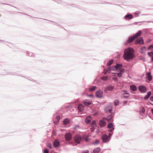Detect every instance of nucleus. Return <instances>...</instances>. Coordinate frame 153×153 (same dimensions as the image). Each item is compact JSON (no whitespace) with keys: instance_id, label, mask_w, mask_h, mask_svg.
Wrapping results in <instances>:
<instances>
[{"instance_id":"7c9ffc66","label":"nucleus","mask_w":153,"mask_h":153,"mask_svg":"<svg viewBox=\"0 0 153 153\" xmlns=\"http://www.w3.org/2000/svg\"><path fill=\"white\" fill-rule=\"evenodd\" d=\"M101 79L103 80H105L108 79V77L107 76H104L101 77Z\"/></svg>"},{"instance_id":"a18cd8bd","label":"nucleus","mask_w":153,"mask_h":153,"mask_svg":"<svg viewBox=\"0 0 153 153\" xmlns=\"http://www.w3.org/2000/svg\"><path fill=\"white\" fill-rule=\"evenodd\" d=\"M88 96L90 97H93V95L92 94L88 95Z\"/></svg>"},{"instance_id":"6ab92c4d","label":"nucleus","mask_w":153,"mask_h":153,"mask_svg":"<svg viewBox=\"0 0 153 153\" xmlns=\"http://www.w3.org/2000/svg\"><path fill=\"white\" fill-rule=\"evenodd\" d=\"M146 51V48L145 47H143L140 48V52L142 53H144Z\"/></svg>"},{"instance_id":"412c9836","label":"nucleus","mask_w":153,"mask_h":153,"mask_svg":"<svg viewBox=\"0 0 153 153\" xmlns=\"http://www.w3.org/2000/svg\"><path fill=\"white\" fill-rule=\"evenodd\" d=\"M122 94H123L124 95H127V96H124V97H127L128 96V91L126 90H123L122 91Z\"/></svg>"},{"instance_id":"cd10ccee","label":"nucleus","mask_w":153,"mask_h":153,"mask_svg":"<svg viewBox=\"0 0 153 153\" xmlns=\"http://www.w3.org/2000/svg\"><path fill=\"white\" fill-rule=\"evenodd\" d=\"M60 119V116H57V117H56V121H54L55 123H58L59 122Z\"/></svg>"},{"instance_id":"f8f14e48","label":"nucleus","mask_w":153,"mask_h":153,"mask_svg":"<svg viewBox=\"0 0 153 153\" xmlns=\"http://www.w3.org/2000/svg\"><path fill=\"white\" fill-rule=\"evenodd\" d=\"M136 42L137 44H143V40L142 38H140L137 40L136 41Z\"/></svg>"},{"instance_id":"aec40b11","label":"nucleus","mask_w":153,"mask_h":153,"mask_svg":"<svg viewBox=\"0 0 153 153\" xmlns=\"http://www.w3.org/2000/svg\"><path fill=\"white\" fill-rule=\"evenodd\" d=\"M100 147H98L96 149H94L93 151V152L94 153H98L100 151Z\"/></svg>"},{"instance_id":"f704fd0d","label":"nucleus","mask_w":153,"mask_h":153,"mask_svg":"<svg viewBox=\"0 0 153 153\" xmlns=\"http://www.w3.org/2000/svg\"><path fill=\"white\" fill-rule=\"evenodd\" d=\"M99 143V141L97 140L95 142H94L93 144H97Z\"/></svg>"},{"instance_id":"6e6552de","label":"nucleus","mask_w":153,"mask_h":153,"mask_svg":"<svg viewBox=\"0 0 153 153\" xmlns=\"http://www.w3.org/2000/svg\"><path fill=\"white\" fill-rule=\"evenodd\" d=\"M146 79L149 80V82L151 81L152 79V76L150 72L147 73L146 74Z\"/></svg>"},{"instance_id":"4be33fe9","label":"nucleus","mask_w":153,"mask_h":153,"mask_svg":"<svg viewBox=\"0 0 153 153\" xmlns=\"http://www.w3.org/2000/svg\"><path fill=\"white\" fill-rule=\"evenodd\" d=\"M91 102H88L87 100H85L83 101V103L86 106H88L91 104Z\"/></svg>"},{"instance_id":"2f4dec72","label":"nucleus","mask_w":153,"mask_h":153,"mask_svg":"<svg viewBox=\"0 0 153 153\" xmlns=\"http://www.w3.org/2000/svg\"><path fill=\"white\" fill-rule=\"evenodd\" d=\"M148 49L149 50H151L153 51V45H152L149 47Z\"/></svg>"},{"instance_id":"c9c22d12","label":"nucleus","mask_w":153,"mask_h":153,"mask_svg":"<svg viewBox=\"0 0 153 153\" xmlns=\"http://www.w3.org/2000/svg\"><path fill=\"white\" fill-rule=\"evenodd\" d=\"M148 54L149 56H152V57L153 56V53L152 52H149L148 53Z\"/></svg>"},{"instance_id":"1a4fd4ad","label":"nucleus","mask_w":153,"mask_h":153,"mask_svg":"<svg viewBox=\"0 0 153 153\" xmlns=\"http://www.w3.org/2000/svg\"><path fill=\"white\" fill-rule=\"evenodd\" d=\"M114 88V87L113 86L110 85L106 87L105 88V91L106 92H107L108 91H111Z\"/></svg>"},{"instance_id":"7ed1b4c3","label":"nucleus","mask_w":153,"mask_h":153,"mask_svg":"<svg viewBox=\"0 0 153 153\" xmlns=\"http://www.w3.org/2000/svg\"><path fill=\"white\" fill-rule=\"evenodd\" d=\"M141 32L140 31H139L135 35H133L131 37H129L127 42L125 44L126 45L132 42L136 39L141 34Z\"/></svg>"},{"instance_id":"b1692460","label":"nucleus","mask_w":153,"mask_h":153,"mask_svg":"<svg viewBox=\"0 0 153 153\" xmlns=\"http://www.w3.org/2000/svg\"><path fill=\"white\" fill-rule=\"evenodd\" d=\"M145 111V108L143 107H141L140 110V113L141 115L144 114Z\"/></svg>"},{"instance_id":"bb28decb","label":"nucleus","mask_w":153,"mask_h":153,"mask_svg":"<svg viewBox=\"0 0 153 153\" xmlns=\"http://www.w3.org/2000/svg\"><path fill=\"white\" fill-rule=\"evenodd\" d=\"M97 87L96 86H93L89 89V90L91 91H94L96 89Z\"/></svg>"},{"instance_id":"37998d69","label":"nucleus","mask_w":153,"mask_h":153,"mask_svg":"<svg viewBox=\"0 0 153 153\" xmlns=\"http://www.w3.org/2000/svg\"><path fill=\"white\" fill-rule=\"evenodd\" d=\"M48 151L47 149H45L44 150V153H48Z\"/></svg>"},{"instance_id":"09e8293b","label":"nucleus","mask_w":153,"mask_h":153,"mask_svg":"<svg viewBox=\"0 0 153 153\" xmlns=\"http://www.w3.org/2000/svg\"><path fill=\"white\" fill-rule=\"evenodd\" d=\"M152 61H153V56H152Z\"/></svg>"},{"instance_id":"c03bdc74","label":"nucleus","mask_w":153,"mask_h":153,"mask_svg":"<svg viewBox=\"0 0 153 153\" xmlns=\"http://www.w3.org/2000/svg\"><path fill=\"white\" fill-rule=\"evenodd\" d=\"M135 14H140V12L138 11L136 12L135 13Z\"/></svg>"},{"instance_id":"393cba45","label":"nucleus","mask_w":153,"mask_h":153,"mask_svg":"<svg viewBox=\"0 0 153 153\" xmlns=\"http://www.w3.org/2000/svg\"><path fill=\"white\" fill-rule=\"evenodd\" d=\"M69 120L68 119H65L63 121L64 124L66 125L68 124L69 122Z\"/></svg>"},{"instance_id":"20e7f679","label":"nucleus","mask_w":153,"mask_h":153,"mask_svg":"<svg viewBox=\"0 0 153 153\" xmlns=\"http://www.w3.org/2000/svg\"><path fill=\"white\" fill-rule=\"evenodd\" d=\"M81 137L79 135H76L74 137V142L77 143H79L82 140Z\"/></svg>"},{"instance_id":"39448f33","label":"nucleus","mask_w":153,"mask_h":153,"mask_svg":"<svg viewBox=\"0 0 153 153\" xmlns=\"http://www.w3.org/2000/svg\"><path fill=\"white\" fill-rule=\"evenodd\" d=\"M72 135L70 133H67L65 135V138L67 141H70L71 139Z\"/></svg>"},{"instance_id":"423d86ee","label":"nucleus","mask_w":153,"mask_h":153,"mask_svg":"<svg viewBox=\"0 0 153 153\" xmlns=\"http://www.w3.org/2000/svg\"><path fill=\"white\" fill-rule=\"evenodd\" d=\"M96 95L98 97H101L103 96L102 92L100 90L97 91L96 92Z\"/></svg>"},{"instance_id":"dca6fc26","label":"nucleus","mask_w":153,"mask_h":153,"mask_svg":"<svg viewBox=\"0 0 153 153\" xmlns=\"http://www.w3.org/2000/svg\"><path fill=\"white\" fill-rule=\"evenodd\" d=\"M78 109L79 111H82L84 110V106L81 104H79L78 106Z\"/></svg>"},{"instance_id":"58836bf2","label":"nucleus","mask_w":153,"mask_h":153,"mask_svg":"<svg viewBox=\"0 0 153 153\" xmlns=\"http://www.w3.org/2000/svg\"><path fill=\"white\" fill-rule=\"evenodd\" d=\"M151 92L150 91H149L147 95H148V96L149 97L151 95Z\"/></svg>"},{"instance_id":"a878e982","label":"nucleus","mask_w":153,"mask_h":153,"mask_svg":"<svg viewBox=\"0 0 153 153\" xmlns=\"http://www.w3.org/2000/svg\"><path fill=\"white\" fill-rule=\"evenodd\" d=\"M112 115L108 116L106 118V120L108 121V122H110L111 121V120L112 119Z\"/></svg>"},{"instance_id":"9b49d317","label":"nucleus","mask_w":153,"mask_h":153,"mask_svg":"<svg viewBox=\"0 0 153 153\" xmlns=\"http://www.w3.org/2000/svg\"><path fill=\"white\" fill-rule=\"evenodd\" d=\"M108 128H109L108 131L110 132H111L114 129L113 125L111 123H109L108 126Z\"/></svg>"},{"instance_id":"f3484780","label":"nucleus","mask_w":153,"mask_h":153,"mask_svg":"<svg viewBox=\"0 0 153 153\" xmlns=\"http://www.w3.org/2000/svg\"><path fill=\"white\" fill-rule=\"evenodd\" d=\"M91 118L90 116L88 117L85 120V122L87 123H89L91 121Z\"/></svg>"},{"instance_id":"2eb2a0df","label":"nucleus","mask_w":153,"mask_h":153,"mask_svg":"<svg viewBox=\"0 0 153 153\" xmlns=\"http://www.w3.org/2000/svg\"><path fill=\"white\" fill-rule=\"evenodd\" d=\"M112 106L111 105L109 106L107 108H106L105 109V111L107 112H109L110 113H111L112 111Z\"/></svg>"},{"instance_id":"f257e3e1","label":"nucleus","mask_w":153,"mask_h":153,"mask_svg":"<svg viewBox=\"0 0 153 153\" xmlns=\"http://www.w3.org/2000/svg\"><path fill=\"white\" fill-rule=\"evenodd\" d=\"M122 65L121 64H117L115 66L110 67L107 70V71L105 72V74H106L108 71H116L119 73H117V76L119 77H121L122 76V74L124 72L125 70L122 68Z\"/></svg>"},{"instance_id":"4c0bfd02","label":"nucleus","mask_w":153,"mask_h":153,"mask_svg":"<svg viewBox=\"0 0 153 153\" xmlns=\"http://www.w3.org/2000/svg\"><path fill=\"white\" fill-rule=\"evenodd\" d=\"M113 79L116 81H118V80L117 79V78L116 77H114L113 78Z\"/></svg>"},{"instance_id":"4468645a","label":"nucleus","mask_w":153,"mask_h":153,"mask_svg":"<svg viewBox=\"0 0 153 153\" xmlns=\"http://www.w3.org/2000/svg\"><path fill=\"white\" fill-rule=\"evenodd\" d=\"M60 144V143L59 141L57 140H54L53 145L55 147H57L59 146Z\"/></svg>"},{"instance_id":"72a5a7b5","label":"nucleus","mask_w":153,"mask_h":153,"mask_svg":"<svg viewBox=\"0 0 153 153\" xmlns=\"http://www.w3.org/2000/svg\"><path fill=\"white\" fill-rule=\"evenodd\" d=\"M48 147L50 149L52 148V145L51 143H48L47 145Z\"/></svg>"},{"instance_id":"49530a36","label":"nucleus","mask_w":153,"mask_h":153,"mask_svg":"<svg viewBox=\"0 0 153 153\" xmlns=\"http://www.w3.org/2000/svg\"><path fill=\"white\" fill-rule=\"evenodd\" d=\"M94 128L93 127H92V128H91V131H93L94 130Z\"/></svg>"},{"instance_id":"c756f323","label":"nucleus","mask_w":153,"mask_h":153,"mask_svg":"<svg viewBox=\"0 0 153 153\" xmlns=\"http://www.w3.org/2000/svg\"><path fill=\"white\" fill-rule=\"evenodd\" d=\"M119 101L118 100H115L114 101V105H117L119 104Z\"/></svg>"},{"instance_id":"0eeeda50","label":"nucleus","mask_w":153,"mask_h":153,"mask_svg":"<svg viewBox=\"0 0 153 153\" xmlns=\"http://www.w3.org/2000/svg\"><path fill=\"white\" fill-rule=\"evenodd\" d=\"M102 139L104 143L107 142L109 141L108 137L106 134H104L102 136Z\"/></svg>"},{"instance_id":"9d476101","label":"nucleus","mask_w":153,"mask_h":153,"mask_svg":"<svg viewBox=\"0 0 153 153\" xmlns=\"http://www.w3.org/2000/svg\"><path fill=\"white\" fill-rule=\"evenodd\" d=\"M138 89L142 92H145L146 91V88L145 86H141L138 87Z\"/></svg>"},{"instance_id":"ea45409f","label":"nucleus","mask_w":153,"mask_h":153,"mask_svg":"<svg viewBox=\"0 0 153 153\" xmlns=\"http://www.w3.org/2000/svg\"><path fill=\"white\" fill-rule=\"evenodd\" d=\"M89 151L88 150H85L82 152V153H88Z\"/></svg>"},{"instance_id":"8fccbe9b","label":"nucleus","mask_w":153,"mask_h":153,"mask_svg":"<svg viewBox=\"0 0 153 153\" xmlns=\"http://www.w3.org/2000/svg\"><path fill=\"white\" fill-rule=\"evenodd\" d=\"M113 73L114 74H116V73Z\"/></svg>"},{"instance_id":"473e14b6","label":"nucleus","mask_w":153,"mask_h":153,"mask_svg":"<svg viewBox=\"0 0 153 153\" xmlns=\"http://www.w3.org/2000/svg\"><path fill=\"white\" fill-rule=\"evenodd\" d=\"M96 122L95 121H93L91 123V126L92 127H94V126H93L96 124Z\"/></svg>"},{"instance_id":"a211bd4d","label":"nucleus","mask_w":153,"mask_h":153,"mask_svg":"<svg viewBox=\"0 0 153 153\" xmlns=\"http://www.w3.org/2000/svg\"><path fill=\"white\" fill-rule=\"evenodd\" d=\"M125 18L126 19H131L133 18V16L131 14L127 15L125 16Z\"/></svg>"},{"instance_id":"de8ad7c7","label":"nucleus","mask_w":153,"mask_h":153,"mask_svg":"<svg viewBox=\"0 0 153 153\" xmlns=\"http://www.w3.org/2000/svg\"><path fill=\"white\" fill-rule=\"evenodd\" d=\"M112 135V134H111V133H109V137H111V135Z\"/></svg>"},{"instance_id":"a19ab883","label":"nucleus","mask_w":153,"mask_h":153,"mask_svg":"<svg viewBox=\"0 0 153 153\" xmlns=\"http://www.w3.org/2000/svg\"><path fill=\"white\" fill-rule=\"evenodd\" d=\"M85 140L87 142H88L90 141V139L88 138H87L85 139Z\"/></svg>"},{"instance_id":"f03ea898","label":"nucleus","mask_w":153,"mask_h":153,"mask_svg":"<svg viewBox=\"0 0 153 153\" xmlns=\"http://www.w3.org/2000/svg\"><path fill=\"white\" fill-rule=\"evenodd\" d=\"M134 50L130 48L126 49L124 51L123 57L127 61L130 60L134 57Z\"/></svg>"},{"instance_id":"ddd939ff","label":"nucleus","mask_w":153,"mask_h":153,"mask_svg":"<svg viewBox=\"0 0 153 153\" xmlns=\"http://www.w3.org/2000/svg\"><path fill=\"white\" fill-rule=\"evenodd\" d=\"M99 124L100 126L103 127L106 125V122L104 120H102L100 121Z\"/></svg>"},{"instance_id":"c85d7f7f","label":"nucleus","mask_w":153,"mask_h":153,"mask_svg":"<svg viewBox=\"0 0 153 153\" xmlns=\"http://www.w3.org/2000/svg\"><path fill=\"white\" fill-rule=\"evenodd\" d=\"M113 60H111L109 61H108L107 63V65L108 66H110V65L112 64L113 63Z\"/></svg>"},{"instance_id":"5701e85b","label":"nucleus","mask_w":153,"mask_h":153,"mask_svg":"<svg viewBox=\"0 0 153 153\" xmlns=\"http://www.w3.org/2000/svg\"><path fill=\"white\" fill-rule=\"evenodd\" d=\"M131 89L133 91H135L137 89V88L135 85H131L130 87Z\"/></svg>"},{"instance_id":"79ce46f5","label":"nucleus","mask_w":153,"mask_h":153,"mask_svg":"<svg viewBox=\"0 0 153 153\" xmlns=\"http://www.w3.org/2000/svg\"><path fill=\"white\" fill-rule=\"evenodd\" d=\"M150 99L153 102V96L151 97Z\"/></svg>"},{"instance_id":"e433bc0d","label":"nucleus","mask_w":153,"mask_h":153,"mask_svg":"<svg viewBox=\"0 0 153 153\" xmlns=\"http://www.w3.org/2000/svg\"><path fill=\"white\" fill-rule=\"evenodd\" d=\"M149 97L148 96V95H147L146 96H145L144 97V99L145 100H147V99H148L149 98Z\"/></svg>"}]
</instances>
